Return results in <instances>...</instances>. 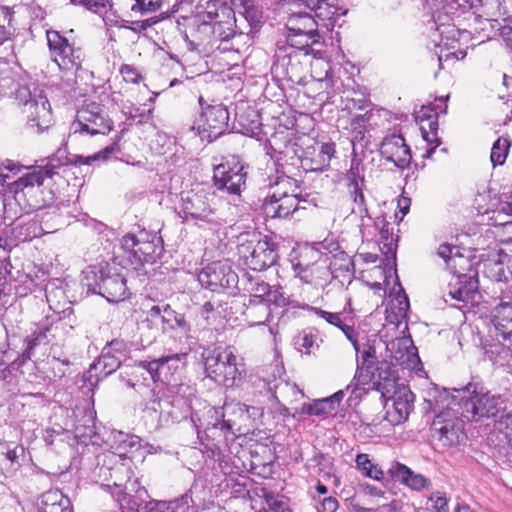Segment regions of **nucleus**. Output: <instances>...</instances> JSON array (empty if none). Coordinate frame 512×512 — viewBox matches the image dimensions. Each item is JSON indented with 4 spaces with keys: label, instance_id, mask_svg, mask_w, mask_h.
Instances as JSON below:
<instances>
[{
    "label": "nucleus",
    "instance_id": "nucleus-29",
    "mask_svg": "<svg viewBox=\"0 0 512 512\" xmlns=\"http://www.w3.org/2000/svg\"><path fill=\"white\" fill-rule=\"evenodd\" d=\"M310 310L328 324L339 328L351 342L355 351L359 352L358 332L354 328V317L351 313L346 312V308L338 313L325 311L318 307H311Z\"/></svg>",
    "mask_w": 512,
    "mask_h": 512
},
{
    "label": "nucleus",
    "instance_id": "nucleus-13",
    "mask_svg": "<svg viewBox=\"0 0 512 512\" xmlns=\"http://www.w3.org/2000/svg\"><path fill=\"white\" fill-rule=\"evenodd\" d=\"M203 97H199L202 112L197 117L191 130L198 135L202 141L212 142L222 136L228 129L229 112L222 104L208 105L203 107Z\"/></svg>",
    "mask_w": 512,
    "mask_h": 512
},
{
    "label": "nucleus",
    "instance_id": "nucleus-63",
    "mask_svg": "<svg viewBox=\"0 0 512 512\" xmlns=\"http://www.w3.org/2000/svg\"><path fill=\"white\" fill-rule=\"evenodd\" d=\"M420 120V125L427 123V132L438 133V113L432 114V108L422 106L417 117Z\"/></svg>",
    "mask_w": 512,
    "mask_h": 512
},
{
    "label": "nucleus",
    "instance_id": "nucleus-59",
    "mask_svg": "<svg viewBox=\"0 0 512 512\" xmlns=\"http://www.w3.org/2000/svg\"><path fill=\"white\" fill-rule=\"evenodd\" d=\"M478 0H444L446 14L460 15L476 7Z\"/></svg>",
    "mask_w": 512,
    "mask_h": 512
},
{
    "label": "nucleus",
    "instance_id": "nucleus-5",
    "mask_svg": "<svg viewBox=\"0 0 512 512\" xmlns=\"http://www.w3.org/2000/svg\"><path fill=\"white\" fill-rule=\"evenodd\" d=\"M324 54L325 51L322 48L310 47L307 44L300 47L294 46L286 54L277 55L271 67V74L277 82H286L291 88L295 85H305L308 56L321 59Z\"/></svg>",
    "mask_w": 512,
    "mask_h": 512
},
{
    "label": "nucleus",
    "instance_id": "nucleus-10",
    "mask_svg": "<svg viewBox=\"0 0 512 512\" xmlns=\"http://www.w3.org/2000/svg\"><path fill=\"white\" fill-rule=\"evenodd\" d=\"M64 328L61 322H53L52 316H46L45 319L35 324L31 333L27 335L24 342V349L21 353L14 351H4L3 356L10 362L12 369H19L35 354L37 348L59 342V330Z\"/></svg>",
    "mask_w": 512,
    "mask_h": 512
},
{
    "label": "nucleus",
    "instance_id": "nucleus-34",
    "mask_svg": "<svg viewBox=\"0 0 512 512\" xmlns=\"http://www.w3.org/2000/svg\"><path fill=\"white\" fill-rule=\"evenodd\" d=\"M66 287L65 280L60 278L50 279L45 285V297L55 315H60L62 311L60 308L66 304L71 306L66 294Z\"/></svg>",
    "mask_w": 512,
    "mask_h": 512
},
{
    "label": "nucleus",
    "instance_id": "nucleus-50",
    "mask_svg": "<svg viewBox=\"0 0 512 512\" xmlns=\"http://www.w3.org/2000/svg\"><path fill=\"white\" fill-rule=\"evenodd\" d=\"M494 277L497 281H507L512 276V258L501 250L498 259L491 263Z\"/></svg>",
    "mask_w": 512,
    "mask_h": 512
},
{
    "label": "nucleus",
    "instance_id": "nucleus-8",
    "mask_svg": "<svg viewBox=\"0 0 512 512\" xmlns=\"http://www.w3.org/2000/svg\"><path fill=\"white\" fill-rule=\"evenodd\" d=\"M237 253L244 265L260 272L276 264L278 244L260 233H246L238 237Z\"/></svg>",
    "mask_w": 512,
    "mask_h": 512
},
{
    "label": "nucleus",
    "instance_id": "nucleus-22",
    "mask_svg": "<svg viewBox=\"0 0 512 512\" xmlns=\"http://www.w3.org/2000/svg\"><path fill=\"white\" fill-rule=\"evenodd\" d=\"M147 315L151 318H160L163 331H174L181 334L187 340L193 339L191 335V324L185 315L172 309L164 302L154 304L147 310Z\"/></svg>",
    "mask_w": 512,
    "mask_h": 512
},
{
    "label": "nucleus",
    "instance_id": "nucleus-14",
    "mask_svg": "<svg viewBox=\"0 0 512 512\" xmlns=\"http://www.w3.org/2000/svg\"><path fill=\"white\" fill-rule=\"evenodd\" d=\"M212 199L205 193L182 192L179 214L184 220H194L198 225L220 226L222 219L217 215Z\"/></svg>",
    "mask_w": 512,
    "mask_h": 512
},
{
    "label": "nucleus",
    "instance_id": "nucleus-28",
    "mask_svg": "<svg viewBox=\"0 0 512 512\" xmlns=\"http://www.w3.org/2000/svg\"><path fill=\"white\" fill-rule=\"evenodd\" d=\"M52 178V173L45 165L37 166L34 167L32 171L18 178L16 181L8 183L3 191L5 194L11 195L16 201H18L21 193L25 196L26 190L29 192L35 187H40L46 180Z\"/></svg>",
    "mask_w": 512,
    "mask_h": 512
},
{
    "label": "nucleus",
    "instance_id": "nucleus-38",
    "mask_svg": "<svg viewBox=\"0 0 512 512\" xmlns=\"http://www.w3.org/2000/svg\"><path fill=\"white\" fill-rule=\"evenodd\" d=\"M339 9L328 3L327 0L318 6L315 15V22L319 29H321L323 36L331 32L337 22L339 16L344 15L345 12L338 13Z\"/></svg>",
    "mask_w": 512,
    "mask_h": 512
},
{
    "label": "nucleus",
    "instance_id": "nucleus-56",
    "mask_svg": "<svg viewBox=\"0 0 512 512\" xmlns=\"http://www.w3.org/2000/svg\"><path fill=\"white\" fill-rule=\"evenodd\" d=\"M126 119L136 125H143L150 122L153 118V108L148 109L142 106H131L127 112H125Z\"/></svg>",
    "mask_w": 512,
    "mask_h": 512
},
{
    "label": "nucleus",
    "instance_id": "nucleus-44",
    "mask_svg": "<svg viewBox=\"0 0 512 512\" xmlns=\"http://www.w3.org/2000/svg\"><path fill=\"white\" fill-rule=\"evenodd\" d=\"M438 255L446 262L451 272L457 270V267L469 265V261L460 254L459 249L449 244H441L438 248Z\"/></svg>",
    "mask_w": 512,
    "mask_h": 512
},
{
    "label": "nucleus",
    "instance_id": "nucleus-53",
    "mask_svg": "<svg viewBox=\"0 0 512 512\" xmlns=\"http://www.w3.org/2000/svg\"><path fill=\"white\" fill-rule=\"evenodd\" d=\"M364 186H365V184L360 185L358 183H355L353 185H348L350 197H351L354 205L356 206V208L354 207L352 209V212L358 213L361 217H369L370 218L368 208H367L366 202H365V196L363 194Z\"/></svg>",
    "mask_w": 512,
    "mask_h": 512
},
{
    "label": "nucleus",
    "instance_id": "nucleus-43",
    "mask_svg": "<svg viewBox=\"0 0 512 512\" xmlns=\"http://www.w3.org/2000/svg\"><path fill=\"white\" fill-rule=\"evenodd\" d=\"M363 153L364 152H361L360 148L353 147L351 165H350V169L347 172L348 185H353L355 183H358L360 185L365 184V178H364L365 167L363 164L364 156H361V154H363Z\"/></svg>",
    "mask_w": 512,
    "mask_h": 512
},
{
    "label": "nucleus",
    "instance_id": "nucleus-25",
    "mask_svg": "<svg viewBox=\"0 0 512 512\" xmlns=\"http://www.w3.org/2000/svg\"><path fill=\"white\" fill-rule=\"evenodd\" d=\"M463 270H465L464 267H462V270L457 269L452 272L456 275L457 282L450 287L448 296L458 302L474 305L478 303L477 298L479 296L476 272L469 269L470 273L465 274Z\"/></svg>",
    "mask_w": 512,
    "mask_h": 512
},
{
    "label": "nucleus",
    "instance_id": "nucleus-27",
    "mask_svg": "<svg viewBox=\"0 0 512 512\" xmlns=\"http://www.w3.org/2000/svg\"><path fill=\"white\" fill-rule=\"evenodd\" d=\"M380 154L387 161L392 162L397 168L405 169L411 162V151L401 135L392 134L386 136L380 145Z\"/></svg>",
    "mask_w": 512,
    "mask_h": 512
},
{
    "label": "nucleus",
    "instance_id": "nucleus-3",
    "mask_svg": "<svg viewBox=\"0 0 512 512\" xmlns=\"http://www.w3.org/2000/svg\"><path fill=\"white\" fill-rule=\"evenodd\" d=\"M207 376L226 387H239L245 377L243 358L232 346L216 347L202 354Z\"/></svg>",
    "mask_w": 512,
    "mask_h": 512
},
{
    "label": "nucleus",
    "instance_id": "nucleus-33",
    "mask_svg": "<svg viewBox=\"0 0 512 512\" xmlns=\"http://www.w3.org/2000/svg\"><path fill=\"white\" fill-rule=\"evenodd\" d=\"M38 512H72L71 502L58 489H50L37 499Z\"/></svg>",
    "mask_w": 512,
    "mask_h": 512
},
{
    "label": "nucleus",
    "instance_id": "nucleus-6",
    "mask_svg": "<svg viewBox=\"0 0 512 512\" xmlns=\"http://www.w3.org/2000/svg\"><path fill=\"white\" fill-rule=\"evenodd\" d=\"M469 384L462 390H457L459 395H450L449 392L444 389L443 402H446V407L453 409V406L458 405L461 409V415L468 421H478L481 418L494 417L502 409V400L500 396L491 395L489 392H477L473 390L472 394L468 397L464 396L465 393H470Z\"/></svg>",
    "mask_w": 512,
    "mask_h": 512
},
{
    "label": "nucleus",
    "instance_id": "nucleus-12",
    "mask_svg": "<svg viewBox=\"0 0 512 512\" xmlns=\"http://www.w3.org/2000/svg\"><path fill=\"white\" fill-rule=\"evenodd\" d=\"M195 397L194 389L184 383L170 385L162 392L158 401L161 417L165 415L174 423L190 418L196 426L192 413V400Z\"/></svg>",
    "mask_w": 512,
    "mask_h": 512
},
{
    "label": "nucleus",
    "instance_id": "nucleus-64",
    "mask_svg": "<svg viewBox=\"0 0 512 512\" xmlns=\"http://www.w3.org/2000/svg\"><path fill=\"white\" fill-rule=\"evenodd\" d=\"M374 226L378 229L381 239L385 241V246H388V250L392 251V229L390 228V223L384 216H379L375 218Z\"/></svg>",
    "mask_w": 512,
    "mask_h": 512
},
{
    "label": "nucleus",
    "instance_id": "nucleus-19",
    "mask_svg": "<svg viewBox=\"0 0 512 512\" xmlns=\"http://www.w3.org/2000/svg\"><path fill=\"white\" fill-rule=\"evenodd\" d=\"M121 247L128 252V260L138 273L146 263H155L162 253V247L154 240L142 239L131 233L122 237Z\"/></svg>",
    "mask_w": 512,
    "mask_h": 512
},
{
    "label": "nucleus",
    "instance_id": "nucleus-54",
    "mask_svg": "<svg viewBox=\"0 0 512 512\" xmlns=\"http://www.w3.org/2000/svg\"><path fill=\"white\" fill-rule=\"evenodd\" d=\"M301 410L303 414L323 417L332 413L335 408L331 404V401L328 400V398H323L315 400L313 403H304Z\"/></svg>",
    "mask_w": 512,
    "mask_h": 512
},
{
    "label": "nucleus",
    "instance_id": "nucleus-4",
    "mask_svg": "<svg viewBox=\"0 0 512 512\" xmlns=\"http://www.w3.org/2000/svg\"><path fill=\"white\" fill-rule=\"evenodd\" d=\"M262 407L248 406L240 402L224 403L221 407H212L208 410L207 430L219 429L225 438L241 433L243 427L252 425L262 418Z\"/></svg>",
    "mask_w": 512,
    "mask_h": 512
},
{
    "label": "nucleus",
    "instance_id": "nucleus-40",
    "mask_svg": "<svg viewBox=\"0 0 512 512\" xmlns=\"http://www.w3.org/2000/svg\"><path fill=\"white\" fill-rule=\"evenodd\" d=\"M331 271V277H348L354 273V262L346 252L340 251L332 256V260L328 263Z\"/></svg>",
    "mask_w": 512,
    "mask_h": 512
},
{
    "label": "nucleus",
    "instance_id": "nucleus-55",
    "mask_svg": "<svg viewBox=\"0 0 512 512\" xmlns=\"http://www.w3.org/2000/svg\"><path fill=\"white\" fill-rule=\"evenodd\" d=\"M511 142L506 137H499L493 144L490 159L493 166L504 164Z\"/></svg>",
    "mask_w": 512,
    "mask_h": 512
},
{
    "label": "nucleus",
    "instance_id": "nucleus-37",
    "mask_svg": "<svg viewBox=\"0 0 512 512\" xmlns=\"http://www.w3.org/2000/svg\"><path fill=\"white\" fill-rule=\"evenodd\" d=\"M388 473L414 490H422L429 485V480L421 474H415L409 467L399 462L392 464Z\"/></svg>",
    "mask_w": 512,
    "mask_h": 512
},
{
    "label": "nucleus",
    "instance_id": "nucleus-49",
    "mask_svg": "<svg viewBox=\"0 0 512 512\" xmlns=\"http://www.w3.org/2000/svg\"><path fill=\"white\" fill-rule=\"evenodd\" d=\"M356 467L362 474L371 479L382 481L384 479V472L377 464L372 463L368 454L360 453L355 459Z\"/></svg>",
    "mask_w": 512,
    "mask_h": 512
},
{
    "label": "nucleus",
    "instance_id": "nucleus-20",
    "mask_svg": "<svg viewBox=\"0 0 512 512\" xmlns=\"http://www.w3.org/2000/svg\"><path fill=\"white\" fill-rule=\"evenodd\" d=\"M446 413L436 415L433 420L432 436L443 448L457 446L465 441L464 421L457 415H451L449 408Z\"/></svg>",
    "mask_w": 512,
    "mask_h": 512
},
{
    "label": "nucleus",
    "instance_id": "nucleus-47",
    "mask_svg": "<svg viewBox=\"0 0 512 512\" xmlns=\"http://www.w3.org/2000/svg\"><path fill=\"white\" fill-rule=\"evenodd\" d=\"M11 234L17 242L30 241L40 235V226L35 220L18 223L12 228Z\"/></svg>",
    "mask_w": 512,
    "mask_h": 512
},
{
    "label": "nucleus",
    "instance_id": "nucleus-61",
    "mask_svg": "<svg viewBox=\"0 0 512 512\" xmlns=\"http://www.w3.org/2000/svg\"><path fill=\"white\" fill-rule=\"evenodd\" d=\"M212 35L214 39L221 42L228 41L235 35L233 23L231 21H216L212 25Z\"/></svg>",
    "mask_w": 512,
    "mask_h": 512
},
{
    "label": "nucleus",
    "instance_id": "nucleus-51",
    "mask_svg": "<svg viewBox=\"0 0 512 512\" xmlns=\"http://www.w3.org/2000/svg\"><path fill=\"white\" fill-rule=\"evenodd\" d=\"M53 322H61L64 328L59 330V342L66 336H70L77 325V319L71 306L63 308L60 315H55Z\"/></svg>",
    "mask_w": 512,
    "mask_h": 512
},
{
    "label": "nucleus",
    "instance_id": "nucleus-52",
    "mask_svg": "<svg viewBox=\"0 0 512 512\" xmlns=\"http://www.w3.org/2000/svg\"><path fill=\"white\" fill-rule=\"evenodd\" d=\"M410 348H415L413 346V341L411 337H402L398 338L396 341H392L389 345H387V349L392 353V357L397 362H404V356L407 355V359H409Z\"/></svg>",
    "mask_w": 512,
    "mask_h": 512
},
{
    "label": "nucleus",
    "instance_id": "nucleus-42",
    "mask_svg": "<svg viewBox=\"0 0 512 512\" xmlns=\"http://www.w3.org/2000/svg\"><path fill=\"white\" fill-rule=\"evenodd\" d=\"M331 276L330 268L328 267L327 258H319L315 262H311V267L307 273H302L300 277L307 283H318V281L327 282Z\"/></svg>",
    "mask_w": 512,
    "mask_h": 512
},
{
    "label": "nucleus",
    "instance_id": "nucleus-45",
    "mask_svg": "<svg viewBox=\"0 0 512 512\" xmlns=\"http://www.w3.org/2000/svg\"><path fill=\"white\" fill-rule=\"evenodd\" d=\"M321 255L319 250L312 247L301 249L298 255L291 260L294 271L299 275L307 273V270L311 267V262L317 261L321 258Z\"/></svg>",
    "mask_w": 512,
    "mask_h": 512
},
{
    "label": "nucleus",
    "instance_id": "nucleus-36",
    "mask_svg": "<svg viewBox=\"0 0 512 512\" xmlns=\"http://www.w3.org/2000/svg\"><path fill=\"white\" fill-rule=\"evenodd\" d=\"M270 285L262 280L258 275H252L248 272L243 273L239 278V284L236 289L242 290L251 295L253 299L250 303L263 304V300L269 292Z\"/></svg>",
    "mask_w": 512,
    "mask_h": 512
},
{
    "label": "nucleus",
    "instance_id": "nucleus-58",
    "mask_svg": "<svg viewBox=\"0 0 512 512\" xmlns=\"http://www.w3.org/2000/svg\"><path fill=\"white\" fill-rule=\"evenodd\" d=\"M284 374V368L279 363H271L263 371L261 378L267 384L269 390L276 388L274 384L278 379H281Z\"/></svg>",
    "mask_w": 512,
    "mask_h": 512
},
{
    "label": "nucleus",
    "instance_id": "nucleus-1",
    "mask_svg": "<svg viewBox=\"0 0 512 512\" xmlns=\"http://www.w3.org/2000/svg\"><path fill=\"white\" fill-rule=\"evenodd\" d=\"M297 174L277 173L269 179L270 192L263 199L261 209L266 218L287 219L297 210L305 209L309 193H303Z\"/></svg>",
    "mask_w": 512,
    "mask_h": 512
},
{
    "label": "nucleus",
    "instance_id": "nucleus-57",
    "mask_svg": "<svg viewBox=\"0 0 512 512\" xmlns=\"http://www.w3.org/2000/svg\"><path fill=\"white\" fill-rule=\"evenodd\" d=\"M496 430L500 442L512 449V415L507 414L505 417H501Z\"/></svg>",
    "mask_w": 512,
    "mask_h": 512
},
{
    "label": "nucleus",
    "instance_id": "nucleus-16",
    "mask_svg": "<svg viewBox=\"0 0 512 512\" xmlns=\"http://www.w3.org/2000/svg\"><path fill=\"white\" fill-rule=\"evenodd\" d=\"M71 129L74 133H86L91 136L105 135L113 129V121L104 105L90 102L77 111L76 120L72 123Z\"/></svg>",
    "mask_w": 512,
    "mask_h": 512
},
{
    "label": "nucleus",
    "instance_id": "nucleus-41",
    "mask_svg": "<svg viewBox=\"0 0 512 512\" xmlns=\"http://www.w3.org/2000/svg\"><path fill=\"white\" fill-rule=\"evenodd\" d=\"M235 118L240 127L247 133H254L261 124L258 111L243 104L236 107Z\"/></svg>",
    "mask_w": 512,
    "mask_h": 512
},
{
    "label": "nucleus",
    "instance_id": "nucleus-24",
    "mask_svg": "<svg viewBox=\"0 0 512 512\" xmlns=\"http://www.w3.org/2000/svg\"><path fill=\"white\" fill-rule=\"evenodd\" d=\"M334 142H323L303 149L302 170L304 172H323L330 167V161L335 156Z\"/></svg>",
    "mask_w": 512,
    "mask_h": 512
},
{
    "label": "nucleus",
    "instance_id": "nucleus-46",
    "mask_svg": "<svg viewBox=\"0 0 512 512\" xmlns=\"http://www.w3.org/2000/svg\"><path fill=\"white\" fill-rule=\"evenodd\" d=\"M76 437L92 440L97 435L96 413L95 411H86L84 415L77 420L75 424Z\"/></svg>",
    "mask_w": 512,
    "mask_h": 512
},
{
    "label": "nucleus",
    "instance_id": "nucleus-26",
    "mask_svg": "<svg viewBox=\"0 0 512 512\" xmlns=\"http://www.w3.org/2000/svg\"><path fill=\"white\" fill-rule=\"evenodd\" d=\"M286 27L290 33H294V36H303L311 40L312 47L321 48L323 43L320 39H323L322 30L319 29L315 18L308 13H293L289 16Z\"/></svg>",
    "mask_w": 512,
    "mask_h": 512
},
{
    "label": "nucleus",
    "instance_id": "nucleus-21",
    "mask_svg": "<svg viewBox=\"0 0 512 512\" xmlns=\"http://www.w3.org/2000/svg\"><path fill=\"white\" fill-rule=\"evenodd\" d=\"M186 357L187 353L168 354L151 361H139L136 363V367L146 370L153 382H161L167 388L170 385H179L176 382L173 383L176 380L174 376Z\"/></svg>",
    "mask_w": 512,
    "mask_h": 512
},
{
    "label": "nucleus",
    "instance_id": "nucleus-60",
    "mask_svg": "<svg viewBox=\"0 0 512 512\" xmlns=\"http://www.w3.org/2000/svg\"><path fill=\"white\" fill-rule=\"evenodd\" d=\"M70 4L80 6L95 14L105 12L112 7V0H70Z\"/></svg>",
    "mask_w": 512,
    "mask_h": 512
},
{
    "label": "nucleus",
    "instance_id": "nucleus-7",
    "mask_svg": "<svg viewBox=\"0 0 512 512\" xmlns=\"http://www.w3.org/2000/svg\"><path fill=\"white\" fill-rule=\"evenodd\" d=\"M131 352V343L120 338L112 339L103 347L100 356L83 373L81 389L94 392L99 382L114 373Z\"/></svg>",
    "mask_w": 512,
    "mask_h": 512
},
{
    "label": "nucleus",
    "instance_id": "nucleus-39",
    "mask_svg": "<svg viewBox=\"0 0 512 512\" xmlns=\"http://www.w3.org/2000/svg\"><path fill=\"white\" fill-rule=\"evenodd\" d=\"M269 304H274L277 307H285L291 304V300L288 296L285 295L282 287H269V292L265 296L263 300V304H261L260 308L263 310L265 317L264 319L254 321V324L260 325L264 324L270 315L269 312Z\"/></svg>",
    "mask_w": 512,
    "mask_h": 512
},
{
    "label": "nucleus",
    "instance_id": "nucleus-35",
    "mask_svg": "<svg viewBox=\"0 0 512 512\" xmlns=\"http://www.w3.org/2000/svg\"><path fill=\"white\" fill-rule=\"evenodd\" d=\"M356 353L357 355L360 354L361 364L357 366L354 376V379L357 380V384L354 386L352 393H355V391L359 389L358 384L365 385L371 381V369L374 368L377 360L375 347L370 343H365L362 350L359 345V352L356 351Z\"/></svg>",
    "mask_w": 512,
    "mask_h": 512
},
{
    "label": "nucleus",
    "instance_id": "nucleus-2",
    "mask_svg": "<svg viewBox=\"0 0 512 512\" xmlns=\"http://www.w3.org/2000/svg\"><path fill=\"white\" fill-rule=\"evenodd\" d=\"M81 284L87 292L98 294L112 303L124 301L131 294L126 276L109 263L88 266L82 272Z\"/></svg>",
    "mask_w": 512,
    "mask_h": 512
},
{
    "label": "nucleus",
    "instance_id": "nucleus-48",
    "mask_svg": "<svg viewBox=\"0 0 512 512\" xmlns=\"http://www.w3.org/2000/svg\"><path fill=\"white\" fill-rule=\"evenodd\" d=\"M78 157L76 155L70 157L67 148L60 147L53 155L48 157L45 166L54 176L57 174V169L62 166L69 164L82 165L83 163H76Z\"/></svg>",
    "mask_w": 512,
    "mask_h": 512
},
{
    "label": "nucleus",
    "instance_id": "nucleus-30",
    "mask_svg": "<svg viewBox=\"0 0 512 512\" xmlns=\"http://www.w3.org/2000/svg\"><path fill=\"white\" fill-rule=\"evenodd\" d=\"M371 380L373 379V387L381 393L387 395L393 389L401 386L402 383L398 382L397 371L395 365L387 360H382L377 363L375 372L371 369Z\"/></svg>",
    "mask_w": 512,
    "mask_h": 512
},
{
    "label": "nucleus",
    "instance_id": "nucleus-11",
    "mask_svg": "<svg viewBox=\"0 0 512 512\" xmlns=\"http://www.w3.org/2000/svg\"><path fill=\"white\" fill-rule=\"evenodd\" d=\"M277 173L297 174L302 169L303 148L284 132L274 133L266 146Z\"/></svg>",
    "mask_w": 512,
    "mask_h": 512
},
{
    "label": "nucleus",
    "instance_id": "nucleus-23",
    "mask_svg": "<svg viewBox=\"0 0 512 512\" xmlns=\"http://www.w3.org/2000/svg\"><path fill=\"white\" fill-rule=\"evenodd\" d=\"M385 401V406L391 402L392 410L388 409L387 414L391 422L399 424L408 419L414 408L415 396L405 384L393 389L387 395H381Z\"/></svg>",
    "mask_w": 512,
    "mask_h": 512
},
{
    "label": "nucleus",
    "instance_id": "nucleus-17",
    "mask_svg": "<svg viewBox=\"0 0 512 512\" xmlns=\"http://www.w3.org/2000/svg\"><path fill=\"white\" fill-rule=\"evenodd\" d=\"M197 277L202 287L217 293L236 289L239 284V277L228 261H215L208 264Z\"/></svg>",
    "mask_w": 512,
    "mask_h": 512
},
{
    "label": "nucleus",
    "instance_id": "nucleus-9",
    "mask_svg": "<svg viewBox=\"0 0 512 512\" xmlns=\"http://www.w3.org/2000/svg\"><path fill=\"white\" fill-rule=\"evenodd\" d=\"M15 99L22 106V112L27 117V125L36 133L47 130L53 121L51 105L44 95V91L33 85L19 86L15 92Z\"/></svg>",
    "mask_w": 512,
    "mask_h": 512
},
{
    "label": "nucleus",
    "instance_id": "nucleus-32",
    "mask_svg": "<svg viewBox=\"0 0 512 512\" xmlns=\"http://www.w3.org/2000/svg\"><path fill=\"white\" fill-rule=\"evenodd\" d=\"M374 116L373 109H368L363 114H355L350 120L351 142L353 147H358L361 152L367 148L369 140L367 133L371 127V120Z\"/></svg>",
    "mask_w": 512,
    "mask_h": 512
},
{
    "label": "nucleus",
    "instance_id": "nucleus-15",
    "mask_svg": "<svg viewBox=\"0 0 512 512\" xmlns=\"http://www.w3.org/2000/svg\"><path fill=\"white\" fill-rule=\"evenodd\" d=\"M247 167L237 157L214 166L213 185L222 192L239 196L246 188Z\"/></svg>",
    "mask_w": 512,
    "mask_h": 512
},
{
    "label": "nucleus",
    "instance_id": "nucleus-18",
    "mask_svg": "<svg viewBox=\"0 0 512 512\" xmlns=\"http://www.w3.org/2000/svg\"><path fill=\"white\" fill-rule=\"evenodd\" d=\"M48 47L52 60L61 70H78L84 58L81 48H76L58 31H47Z\"/></svg>",
    "mask_w": 512,
    "mask_h": 512
},
{
    "label": "nucleus",
    "instance_id": "nucleus-31",
    "mask_svg": "<svg viewBox=\"0 0 512 512\" xmlns=\"http://www.w3.org/2000/svg\"><path fill=\"white\" fill-rule=\"evenodd\" d=\"M492 323L508 349L512 350V301H501L492 311Z\"/></svg>",
    "mask_w": 512,
    "mask_h": 512
},
{
    "label": "nucleus",
    "instance_id": "nucleus-62",
    "mask_svg": "<svg viewBox=\"0 0 512 512\" xmlns=\"http://www.w3.org/2000/svg\"><path fill=\"white\" fill-rule=\"evenodd\" d=\"M316 340V334L311 330H304L295 337L294 343L300 351L304 349L305 352L309 354L314 347H318Z\"/></svg>",
    "mask_w": 512,
    "mask_h": 512
}]
</instances>
